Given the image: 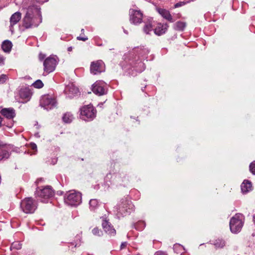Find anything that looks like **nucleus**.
I'll use <instances>...</instances> for the list:
<instances>
[{
    "instance_id": "7c9ffc66",
    "label": "nucleus",
    "mask_w": 255,
    "mask_h": 255,
    "mask_svg": "<svg viewBox=\"0 0 255 255\" xmlns=\"http://www.w3.org/2000/svg\"><path fill=\"white\" fill-rule=\"evenodd\" d=\"M250 170L253 174H255V161L250 164Z\"/></svg>"
},
{
    "instance_id": "ea45409f",
    "label": "nucleus",
    "mask_w": 255,
    "mask_h": 255,
    "mask_svg": "<svg viewBox=\"0 0 255 255\" xmlns=\"http://www.w3.org/2000/svg\"><path fill=\"white\" fill-rule=\"evenodd\" d=\"M45 58V55L44 54H42L41 53H40L39 55V59L41 61L42 60L44 59V58Z\"/></svg>"
},
{
    "instance_id": "39448f33",
    "label": "nucleus",
    "mask_w": 255,
    "mask_h": 255,
    "mask_svg": "<svg viewBox=\"0 0 255 255\" xmlns=\"http://www.w3.org/2000/svg\"><path fill=\"white\" fill-rule=\"evenodd\" d=\"M244 225V222L240 218V216L236 215L232 217L230 221V228L231 231L234 234L240 232Z\"/></svg>"
},
{
    "instance_id": "b1692460",
    "label": "nucleus",
    "mask_w": 255,
    "mask_h": 255,
    "mask_svg": "<svg viewBox=\"0 0 255 255\" xmlns=\"http://www.w3.org/2000/svg\"><path fill=\"white\" fill-rule=\"evenodd\" d=\"M20 95L21 98L24 99H29L31 95V93L28 89H21L20 92Z\"/></svg>"
},
{
    "instance_id": "dca6fc26",
    "label": "nucleus",
    "mask_w": 255,
    "mask_h": 255,
    "mask_svg": "<svg viewBox=\"0 0 255 255\" xmlns=\"http://www.w3.org/2000/svg\"><path fill=\"white\" fill-rule=\"evenodd\" d=\"M168 25L167 23L163 24L158 23L157 26L154 29V33L158 36L161 35L166 32Z\"/></svg>"
},
{
    "instance_id": "a878e982",
    "label": "nucleus",
    "mask_w": 255,
    "mask_h": 255,
    "mask_svg": "<svg viewBox=\"0 0 255 255\" xmlns=\"http://www.w3.org/2000/svg\"><path fill=\"white\" fill-rule=\"evenodd\" d=\"M73 119V115L70 113H65L62 117V120L63 122L65 123H71Z\"/></svg>"
},
{
    "instance_id": "6e6552de",
    "label": "nucleus",
    "mask_w": 255,
    "mask_h": 255,
    "mask_svg": "<svg viewBox=\"0 0 255 255\" xmlns=\"http://www.w3.org/2000/svg\"><path fill=\"white\" fill-rule=\"evenodd\" d=\"M129 20L134 24L140 23L142 21L143 13L139 10L129 9Z\"/></svg>"
},
{
    "instance_id": "f3484780",
    "label": "nucleus",
    "mask_w": 255,
    "mask_h": 255,
    "mask_svg": "<svg viewBox=\"0 0 255 255\" xmlns=\"http://www.w3.org/2000/svg\"><path fill=\"white\" fill-rule=\"evenodd\" d=\"M241 190L243 193H246L252 190V182L248 180H245L241 185Z\"/></svg>"
},
{
    "instance_id": "f8f14e48",
    "label": "nucleus",
    "mask_w": 255,
    "mask_h": 255,
    "mask_svg": "<svg viewBox=\"0 0 255 255\" xmlns=\"http://www.w3.org/2000/svg\"><path fill=\"white\" fill-rule=\"evenodd\" d=\"M104 86V82L102 81H97L93 85L92 91L96 95L99 96L103 95L106 93Z\"/></svg>"
},
{
    "instance_id": "de8ad7c7",
    "label": "nucleus",
    "mask_w": 255,
    "mask_h": 255,
    "mask_svg": "<svg viewBox=\"0 0 255 255\" xmlns=\"http://www.w3.org/2000/svg\"><path fill=\"white\" fill-rule=\"evenodd\" d=\"M81 32H82V34H84V29H81Z\"/></svg>"
},
{
    "instance_id": "58836bf2",
    "label": "nucleus",
    "mask_w": 255,
    "mask_h": 255,
    "mask_svg": "<svg viewBox=\"0 0 255 255\" xmlns=\"http://www.w3.org/2000/svg\"><path fill=\"white\" fill-rule=\"evenodd\" d=\"M4 58V57L0 54V64H3Z\"/></svg>"
},
{
    "instance_id": "c756f323",
    "label": "nucleus",
    "mask_w": 255,
    "mask_h": 255,
    "mask_svg": "<svg viewBox=\"0 0 255 255\" xmlns=\"http://www.w3.org/2000/svg\"><path fill=\"white\" fill-rule=\"evenodd\" d=\"M145 227V223L143 221H139L138 222L135 227V228L137 230L141 229L142 228H144Z\"/></svg>"
},
{
    "instance_id": "c85d7f7f",
    "label": "nucleus",
    "mask_w": 255,
    "mask_h": 255,
    "mask_svg": "<svg viewBox=\"0 0 255 255\" xmlns=\"http://www.w3.org/2000/svg\"><path fill=\"white\" fill-rule=\"evenodd\" d=\"M8 79V77L5 74H1L0 75V84H4Z\"/></svg>"
},
{
    "instance_id": "2f4dec72",
    "label": "nucleus",
    "mask_w": 255,
    "mask_h": 255,
    "mask_svg": "<svg viewBox=\"0 0 255 255\" xmlns=\"http://www.w3.org/2000/svg\"><path fill=\"white\" fill-rule=\"evenodd\" d=\"M102 231H100L98 228H95L92 230V233L95 235L101 236Z\"/></svg>"
},
{
    "instance_id": "a19ab883",
    "label": "nucleus",
    "mask_w": 255,
    "mask_h": 255,
    "mask_svg": "<svg viewBox=\"0 0 255 255\" xmlns=\"http://www.w3.org/2000/svg\"><path fill=\"white\" fill-rule=\"evenodd\" d=\"M2 122H3V121H2V118H1V117L0 116V127L1 125H5V124H2Z\"/></svg>"
},
{
    "instance_id": "20e7f679",
    "label": "nucleus",
    "mask_w": 255,
    "mask_h": 255,
    "mask_svg": "<svg viewBox=\"0 0 255 255\" xmlns=\"http://www.w3.org/2000/svg\"><path fill=\"white\" fill-rule=\"evenodd\" d=\"M54 194V191L50 186H46L43 189L38 187L35 192V196L40 198L42 199V202H44V200L52 198Z\"/></svg>"
},
{
    "instance_id": "412c9836",
    "label": "nucleus",
    "mask_w": 255,
    "mask_h": 255,
    "mask_svg": "<svg viewBox=\"0 0 255 255\" xmlns=\"http://www.w3.org/2000/svg\"><path fill=\"white\" fill-rule=\"evenodd\" d=\"M213 244L216 249L223 248L226 245L225 241L222 239H217L213 241Z\"/></svg>"
},
{
    "instance_id": "ddd939ff",
    "label": "nucleus",
    "mask_w": 255,
    "mask_h": 255,
    "mask_svg": "<svg viewBox=\"0 0 255 255\" xmlns=\"http://www.w3.org/2000/svg\"><path fill=\"white\" fill-rule=\"evenodd\" d=\"M102 225L106 233L111 236H115L116 235V232L115 229L113 226H111V224H110L108 221L104 220Z\"/></svg>"
},
{
    "instance_id": "5701e85b",
    "label": "nucleus",
    "mask_w": 255,
    "mask_h": 255,
    "mask_svg": "<svg viewBox=\"0 0 255 255\" xmlns=\"http://www.w3.org/2000/svg\"><path fill=\"white\" fill-rule=\"evenodd\" d=\"M143 31L146 33L149 34V32L152 30V22L150 20L146 21L143 28Z\"/></svg>"
},
{
    "instance_id": "e433bc0d",
    "label": "nucleus",
    "mask_w": 255,
    "mask_h": 255,
    "mask_svg": "<svg viewBox=\"0 0 255 255\" xmlns=\"http://www.w3.org/2000/svg\"><path fill=\"white\" fill-rule=\"evenodd\" d=\"M127 244H127V243L126 242L122 243L121 245V247H120V249L122 250V249L125 248L127 247Z\"/></svg>"
},
{
    "instance_id": "2eb2a0df",
    "label": "nucleus",
    "mask_w": 255,
    "mask_h": 255,
    "mask_svg": "<svg viewBox=\"0 0 255 255\" xmlns=\"http://www.w3.org/2000/svg\"><path fill=\"white\" fill-rule=\"evenodd\" d=\"M0 113L9 120H12L15 116V110L13 108H3L0 111Z\"/></svg>"
},
{
    "instance_id": "37998d69",
    "label": "nucleus",
    "mask_w": 255,
    "mask_h": 255,
    "mask_svg": "<svg viewBox=\"0 0 255 255\" xmlns=\"http://www.w3.org/2000/svg\"><path fill=\"white\" fill-rule=\"evenodd\" d=\"M128 209H132V207H133V205L128 204Z\"/></svg>"
},
{
    "instance_id": "c9c22d12",
    "label": "nucleus",
    "mask_w": 255,
    "mask_h": 255,
    "mask_svg": "<svg viewBox=\"0 0 255 255\" xmlns=\"http://www.w3.org/2000/svg\"><path fill=\"white\" fill-rule=\"evenodd\" d=\"M12 246L14 248H16V249L18 250L21 249V246L19 244H12Z\"/></svg>"
},
{
    "instance_id": "79ce46f5",
    "label": "nucleus",
    "mask_w": 255,
    "mask_h": 255,
    "mask_svg": "<svg viewBox=\"0 0 255 255\" xmlns=\"http://www.w3.org/2000/svg\"><path fill=\"white\" fill-rule=\"evenodd\" d=\"M37 146H36V145L34 143H33L32 145V148L33 149H35V148H36Z\"/></svg>"
},
{
    "instance_id": "09e8293b",
    "label": "nucleus",
    "mask_w": 255,
    "mask_h": 255,
    "mask_svg": "<svg viewBox=\"0 0 255 255\" xmlns=\"http://www.w3.org/2000/svg\"><path fill=\"white\" fill-rule=\"evenodd\" d=\"M124 32H125V33H127V32H126V30H124Z\"/></svg>"
},
{
    "instance_id": "aec40b11",
    "label": "nucleus",
    "mask_w": 255,
    "mask_h": 255,
    "mask_svg": "<svg viewBox=\"0 0 255 255\" xmlns=\"http://www.w3.org/2000/svg\"><path fill=\"white\" fill-rule=\"evenodd\" d=\"M12 43L8 40H4L2 44L1 48L5 52H9L12 48Z\"/></svg>"
},
{
    "instance_id": "9b49d317",
    "label": "nucleus",
    "mask_w": 255,
    "mask_h": 255,
    "mask_svg": "<svg viewBox=\"0 0 255 255\" xmlns=\"http://www.w3.org/2000/svg\"><path fill=\"white\" fill-rule=\"evenodd\" d=\"M56 105L55 99L48 97H43L40 102V105L47 110L52 109Z\"/></svg>"
},
{
    "instance_id": "72a5a7b5",
    "label": "nucleus",
    "mask_w": 255,
    "mask_h": 255,
    "mask_svg": "<svg viewBox=\"0 0 255 255\" xmlns=\"http://www.w3.org/2000/svg\"><path fill=\"white\" fill-rule=\"evenodd\" d=\"M77 39L79 40H82L83 41H86V40H87L88 39V37L87 36H78L77 37Z\"/></svg>"
},
{
    "instance_id": "c03bdc74",
    "label": "nucleus",
    "mask_w": 255,
    "mask_h": 255,
    "mask_svg": "<svg viewBox=\"0 0 255 255\" xmlns=\"http://www.w3.org/2000/svg\"><path fill=\"white\" fill-rule=\"evenodd\" d=\"M72 47L70 46L68 48L67 50L68 51L70 52L72 50Z\"/></svg>"
},
{
    "instance_id": "a211bd4d",
    "label": "nucleus",
    "mask_w": 255,
    "mask_h": 255,
    "mask_svg": "<svg viewBox=\"0 0 255 255\" xmlns=\"http://www.w3.org/2000/svg\"><path fill=\"white\" fill-rule=\"evenodd\" d=\"M21 14L19 12H16L10 17V26H12L16 24L21 19Z\"/></svg>"
},
{
    "instance_id": "1a4fd4ad",
    "label": "nucleus",
    "mask_w": 255,
    "mask_h": 255,
    "mask_svg": "<svg viewBox=\"0 0 255 255\" xmlns=\"http://www.w3.org/2000/svg\"><path fill=\"white\" fill-rule=\"evenodd\" d=\"M57 63V62L55 58L53 57L47 58L43 62L44 71L47 73L53 71Z\"/></svg>"
},
{
    "instance_id": "4be33fe9",
    "label": "nucleus",
    "mask_w": 255,
    "mask_h": 255,
    "mask_svg": "<svg viewBox=\"0 0 255 255\" xmlns=\"http://www.w3.org/2000/svg\"><path fill=\"white\" fill-rule=\"evenodd\" d=\"M186 26V22L179 21L176 22L174 24V29L176 30L182 31L184 29Z\"/></svg>"
},
{
    "instance_id": "9d476101",
    "label": "nucleus",
    "mask_w": 255,
    "mask_h": 255,
    "mask_svg": "<svg viewBox=\"0 0 255 255\" xmlns=\"http://www.w3.org/2000/svg\"><path fill=\"white\" fill-rule=\"evenodd\" d=\"M117 211L119 215L122 216L127 215L128 212V199L125 197L121 199L119 203L117 205Z\"/></svg>"
},
{
    "instance_id": "4468645a",
    "label": "nucleus",
    "mask_w": 255,
    "mask_h": 255,
    "mask_svg": "<svg viewBox=\"0 0 255 255\" xmlns=\"http://www.w3.org/2000/svg\"><path fill=\"white\" fill-rule=\"evenodd\" d=\"M156 10L164 18L169 22H173L174 21L169 10L160 7L157 8Z\"/></svg>"
},
{
    "instance_id": "f257e3e1",
    "label": "nucleus",
    "mask_w": 255,
    "mask_h": 255,
    "mask_svg": "<svg viewBox=\"0 0 255 255\" xmlns=\"http://www.w3.org/2000/svg\"><path fill=\"white\" fill-rule=\"evenodd\" d=\"M22 21V26L25 28L37 26L42 21L39 8L34 6H29Z\"/></svg>"
},
{
    "instance_id": "bb28decb",
    "label": "nucleus",
    "mask_w": 255,
    "mask_h": 255,
    "mask_svg": "<svg viewBox=\"0 0 255 255\" xmlns=\"http://www.w3.org/2000/svg\"><path fill=\"white\" fill-rule=\"evenodd\" d=\"M90 208L91 210H95L99 206V202L96 199H91L89 202Z\"/></svg>"
},
{
    "instance_id": "0eeeda50",
    "label": "nucleus",
    "mask_w": 255,
    "mask_h": 255,
    "mask_svg": "<svg viewBox=\"0 0 255 255\" xmlns=\"http://www.w3.org/2000/svg\"><path fill=\"white\" fill-rule=\"evenodd\" d=\"M105 70V64L102 60H97L91 62L90 72L94 75L100 74Z\"/></svg>"
},
{
    "instance_id": "49530a36",
    "label": "nucleus",
    "mask_w": 255,
    "mask_h": 255,
    "mask_svg": "<svg viewBox=\"0 0 255 255\" xmlns=\"http://www.w3.org/2000/svg\"><path fill=\"white\" fill-rule=\"evenodd\" d=\"M42 178L38 179L36 181V182H39V181H41Z\"/></svg>"
},
{
    "instance_id": "4c0bfd02",
    "label": "nucleus",
    "mask_w": 255,
    "mask_h": 255,
    "mask_svg": "<svg viewBox=\"0 0 255 255\" xmlns=\"http://www.w3.org/2000/svg\"><path fill=\"white\" fill-rule=\"evenodd\" d=\"M14 121L13 120H11L10 121V123H8L7 125H6V126L9 128H11L13 126Z\"/></svg>"
},
{
    "instance_id": "423d86ee",
    "label": "nucleus",
    "mask_w": 255,
    "mask_h": 255,
    "mask_svg": "<svg viewBox=\"0 0 255 255\" xmlns=\"http://www.w3.org/2000/svg\"><path fill=\"white\" fill-rule=\"evenodd\" d=\"M81 194L79 192L70 193L64 197L65 202L70 206H77L81 203Z\"/></svg>"
},
{
    "instance_id": "f03ea898",
    "label": "nucleus",
    "mask_w": 255,
    "mask_h": 255,
    "mask_svg": "<svg viewBox=\"0 0 255 255\" xmlns=\"http://www.w3.org/2000/svg\"><path fill=\"white\" fill-rule=\"evenodd\" d=\"M20 207L25 213H33L37 207V202L31 197L24 198L21 201Z\"/></svg>"
},
{
    "instance_id": "393cba45",
    "label": "nucleus",
    "mask_w": 255,
    "mask_h": 255,
    "mask_svg": "<svg viewBox=\"0 0 255 255\" xmlns=\"http://www.w3.org/2000/svg\"><path fill=\"white\" fill-rule=\"evenodd\" d=\"M65 91L66 92H69V93H71L72 94H77L79 92V90L77 88L75 87L74 85H71L68 86L66 89Z\"/></svg>"
},
{
    "instance_id": "cd10ccee",
    "label": "nucleus",
    "mask_w": 255,
    "mask_h": 255,
    "mask_svg": "<svg viewBox=\"0 0 255 255\" xmlns=\"http://www.w3.org/2000/svg\"><path fill=\"white\" fill-rule=\"evenodd\" d=\"M32 86L35 88L40 89L43 87L44 84L40 80H37L32 84Z\"/></svg>"
},
{
    "instance_id": "f704fd0d",
    "label": "nucleus",
    "mask_w": 255,
    "mask_h": 255,
    "mask_svg": "<svg viewBox=\"0 0 255 255\" xmlns=\"http://www.w3.org/2000/svg\"><path fill=\"white\" fill-rule=\"evenodd\" d=\"M154 255H167L165 252L159 251L155 252Z\"/></svg>"
},
{
    "instance_id": "7ed1b4c3",
    "label": "nucleus",
    "mask_w": 255,
    "mask_h": 255,
    "mask_svg": "<svg viewBox=\"0 0 255 255\" xmlns=\"http://www.w3.org/2000/svg\"><path fill=\"white\" fill-rule=\"evenodd\" d=\"M96 110L91 105L83 106L80 109V118L85 121H92L96 117Z\"/></svg>"
},
{
    "instance_id": "6ab92c4d",
    "label": "nucleus",
    "mask_w": 255,
    "mask_h": 255,
    "mask_svg": "<svg viewBox=\"0 0 255 255\" xmlns=\"http://www.w3.org/2000/svg\"><path fill=\"white\" fill-rule=\"evenodd\" d=\"M9 153L5 146H0V161L9 157Z\"/></svg>"
},
{
    "instance_id": "a18cd8bd",
    "label": "nucleus",
    "mask_w": 255,
    "mask_h": 255,
    "mask_svg": "<svg viewBox=\"0 0 255 255\" xmlns=\"http://www.w3.org/2000/svg\"><path fill=\"white\" fill-rule=\"evenodd\" d=\"M138 61L139 62L137 63L138 65H139V66L143 65V64L141 62V61L139 60Z\"/></svg>"
},
{
    "instance_id": "473e14b6",
    "label": "nucleus",
    "mask_w": 255,
    "mask_h": 255,
    "mask_svg": "<svg viewBox=\"0 0 255 255\" xmlns=\"http://www.w3.org/2000/svg\"><path fill=\"white\" fill-rule=\"evenodd\" d=\"M187 2H188L185 1H180L179 2H177L174 5V8H177L183 6L185 4H186Z\"/></svg>"
}]
</instances>
